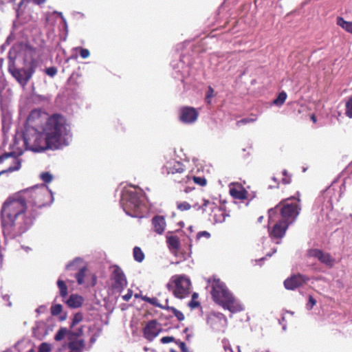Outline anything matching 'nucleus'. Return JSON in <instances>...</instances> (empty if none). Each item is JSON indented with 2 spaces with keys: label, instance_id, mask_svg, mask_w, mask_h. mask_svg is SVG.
I'll return each instance as SVG.
<instances>
[{
  "label": "nucleus",
  "instance_id": "61",
  "mask_svg": "<svg viewBox=\"0 0 352 352\" xmlns=\"http://www.w3.org/2000/svg\"><path fill=\"white\" fill-rule=\"evenodd\" d=\"M197 204L194 205V208H197Z\"/></svg>",
  "mask_w": 352,
  "mask_h": 352
},
{
  "label": "nucleus",
  "instance_id": "3",
  "mask_svg": "<svg viewBox=\"0 0 352 352\" xmlns=\"http://www.w3.org/2000/svg\"><path fill=\"white\" fill-rule=\"evenodd\" d=\"M211 295L217 304L231 313H237L243 310L242 305L234 297L225 283L219 278H214L212 280Z\"/></svg>",
  "mask_w": 352,
  "mask_h": 352
},
{
  "label": "nucleus",
  "instance_id": "10",
  "mask_svg": "<svg viewBox=\"0 0 352 352\" xmlns=\"http://www.w3.org/2000/svg\"><path fill=\"white\" fill-rule=\"evenodd\" d=\"M50 116L41 109L31 111L28 117V129H34L37 131H43Z\"/></svg>",
  "mask_w": 352,
  "mask_h": 352
},
{
  "label": "nucleus",
  "instance_id": "38",
  "mask_svg": "<svg viewBox=\"0 0 352 352\" xmlns=\"http://www.w3.org/2000/svg\"><path fill=\"white\" fill-rule=\"evenodd\" d=\"M63 311V307L60 304H56L51 307V314L52 316H57Z\"/></svg>",
  "mask_w": 352,
  "mask_h": 352
},
{
  "label": "nucleus",
  "instance_id": "21",
  "mask_svg": "<svg viewBox=\"0 0 352 352\" xmlns=\"http://www.w3.org/2000/svg\"><path fill=\"white\" fill-rule=\"evenodd\" d=\"M86 343L84 339L68 340L67 346L69 352H83Z\"/></svg>",
  "mask_w": 352,
  "mask_h": 352
},
{
  "label": "nucleus",
  "instance_id": "14",
  "mask_svg": "<svg viewBox=\"0 0 352 352\" xmlns=\"http://www.w3.org/2000/svg\"><path fill=\"white\" fill-rule=\"evenodd\" d=\"M207 323L216 331H224L228 320L221 313H211L208 317Z\"/></svg>",
  "mask_w": 352,
  "mask_h": 352
},
{
  "label": "nucleus",
  "instance_id": "2",
  "mask_svg": "<svg viewBox=\"0 0 352 352\" xmlns=\"http://www.w3.org/2000/svg\"><path fill=\"white\" fill-rule=\"evenodd\" d=\"M43 132L55 148L72 137L70 124L66 118L60 113L50 116Z\"/></svg>",
  "mask_w": 352,
  "mask_h": 352
},
{
  "label": "nucleus",
  "instance_id": "47",
  "mask_svg": "<svg viewBox=\"0 0 352 352\" xmlns=\"http://www.w3.org/2000/svg\"><path fill=\"white\" fill-rule=\"evenodd\" d=\"M210 234L207 231H201L199 232L197 234V239H199L201 237H205L206 239H209L210 237Z\"/></svg>",
  "mask_w": 352,
  "mask_h": 352
},
{
  "label": "nucleus",
  "instance_id": "29",
  "mask_svg": "<svg viewBox=\"0 0 352 352\" xmlns=\"http://www.w3.org/2000/svg\"><path fill=\"white\" fill-rule=\"evenodd\" d=\"M69 331L65 327H60L54 336V340L56 341H60L64 339V338L67 336V338H69Z\"/></svg>",
  "mask_w": 352,
  "mask_h": 352
},
{
  "label": "nucleus",
  "instance_id": "26",
  "mask_svg": "<svg viewBox=\"0 0 352 352\" xmlns=\"http://www.w3.org/2000/svg\"><path fill=\"white\" fill-rule=\"evenodd\" d=\"M69 338L68 340H79L84 334L83 327H80L74 330H69Z\"/></svg>",
  "mask_w": 352,
  "mask_h": 352
},
{
  "label": "nucleus",
  "instance_id": "27",
  "mask_svg": "<svg viewBox=\"0 0 352 352\" xmlns=\"http://www.w3.org/2000/svg\"><path fill=\"white\" fill-rule=\"evenodd\" d=\"M133 255L135 261L141 263L145 258L144 253L140 247L135 246L133 250Z\"/></svg>",
  "mask_w": 352,
  "mask_h": 352
},
{
  "label": "nucleus",
  "instance_id": "35",
  "mask_svg": "<svg viewBox=\"0 0 352 352\" xmlns=\"http://www.w3.org/2000/svg\"><path fill=\"white\" fill-rule=\"evenodd\" d=\"M198 297H199V296H198L197 293L195 292V293L192 294V299L188 302V306L191 309L197 308V307H198L200 305V303L198 301H197V299L198 298Z\"/></svg>",
  "mask_w": 352,
  "mask_h": 352
},
{
  "label": "nucleus",
  "instance_id": "7",
  "mask_svg": "<svg viewBox=\"0 0 352 352\" xmlns=\"http://www.w3.org/2000/svg\"><path fill=\"white\" fill-rule=\"evenodd\" d=\"M162 172L163 174L175 176L173 179L179 183L186 182L190 179V177L186 174L185 166L175 160L167 162L162 167Z\"/></svg>",
  "mask_w": 352,
  "mask_h": 352
},
{
  "label": "nucleus",
  "instance_id": "23",
  "mask_svg": "<svg viewBox=\"0 0 352 352\" xmlns=\"http://www.w3.org/2000/svg\"><path fill=\"white\" fill-rule=\"evenodd\" d=\"M66 302L69 307L78 308L83 302V298L77 294H72Z\"/></svg>",
  "mask_w": 352,
  "mask_h": 352
},
{
  "label": "nucleus",
  "instance_id": "50",
  "mask_svg": "<svg viewBox=\"0 0 352 352\" xmlns=\"http://www.w3.org/2000/svg\"><path fill=\"white\" fill-rule=\"evenodd\" d=\"M179 346L182 352H188L186 345L184 342H180L179 344Z\"/></svg>",
  "mask_w": 352,
  "mask_h": 352
},
{
  "label": "nucleus",
  "instance_id": "33",
  "mask_svg": "<svg viewBox=\"0 0 352 352\" xmlns=\"http://www.w3.org/2000/svg\"><path fill=\"white\" fill-rule=\"evenodd\" d=\"M83 320V315L80 312H78L76 314H74L72 322L70 325V328H74L76 324L82 322Z\"/></svg>",
  "mask_w": 352,
  "mask_h": 352
},
{
  "label": "nucleus",
  "instance_id": "15",
  "mask_svg": "<svg viewBox=\"0 0 352 352\" xmlns=\"http://www.w3.org/2000/svg\"><path fill=\"white\" fill-rule=\"evenodd\" d=\"M162 328L157 320L148 321L143 329L144 337L148 341H153L162 331Z\"/></svg>",
  "mask_w": 352,
  "mask_h": 352
},
{
  "label": "nucleus",
  "instance_id": "32",
  "mask_svg": "<svg viewBox=\"0 0 352 352\" xmlns=\"http://www.w3.org/2000/svg\"><path fill=\"white\" fill-rule=\"evenodd\" d=\"M287 99V94L285 91L280 92L278 97L274 100L273 104L277 106H281Z\"/></svg>",
  "mask_w": 352,
  "mask_h": 352
},
{
  "label": "nucleus",
  "instance_id": "4",
  "mask_svg": "<svg viewBox=\"0 0 352 352\" xmlns=\"http://www.w3.org/2000/svg\"><path fill=\"white\" fill-rule=\"evenodd\" d=\"M23 142L25 148L33 152H42L55 148L43 131L26 129L23 133Z\"/></svg>",
  "mask_w": 352,
  "mask_h": 352
},
{
  "label": "nucleus",
  "instance_id": "31",
  "mask_svg": "<svg viewBox=\"0 0 352 352\" xmlns=\"http://www.w3.org/2000/svg\"><path fill=\"white\" fill-rule=\"evenodd\" d=\"M86 272L87 267H82L80 268L78 272L76 274L75 277L77 280V283L78 285H82L84 283V278L85 276Z\"/></svg>",
  "mask_w": 352,
  "mask_h": 352
},
{
  "label": "nucleus",
  "instance_id": "48",
  "mask_svg": "<svg viewBox=\"0 0 352 352\" xmlns=\"http://www.w3.org/2000/svg\"><path fill=\"white\" fill-rule=\"evenodd\" d=\"M175 338L173 336H164L161 338V342L162 344H168L169 342H173Z\"/></svg>",
  "mask_w": 352,
  "mask_h": 352
},
{
  "label": "nucleus",
  "instance_id": "58",
  "mask_svg": "<svg viewBox=\"0 0 352 352\" xmlns=\"http://www.w3.org/2000/svg\"><path fill=\"white\" fill-rule=\"evenodd\" d=\"M311 119L314 123L316 122V117L315 116V115L312 114L311 116Z\"/></svg>",
  "mask_w": 352,
  "mask_h": 352
},
{
  "label": "nucleus",
  "instance_id": "40",
  "mask_svg": "<svg viewBox=\"0 0 352 352\" xmlns=\"http://www.w3.org/2000/svg\"><path fill=\"white\" fill-rule=\"evenodd\" d=\"M190 208L191 206L186 201L177 203V208L180 211L188 210Z\"/></svg>",
  "mask_w": 352,
  "mask_h": 352
},
{
  "label": "nucleus",
  "instance_id": "30",
  "mask_svg": "<svg viewBox=\"0 0 352 352\" xmlns=\"http://www.w3.org/2000/svg\"><path fill=\"white\" fill-rule=\"evenodd\" d=\"M57 285L60 290V296L65 298L68 294L67 285L63 280L58 279L57 281Z\"/></svg>",
  "mask_w": 352,
  "mask_h": 352
},
{
  "label": "nucleus",
  "instance_id": "19",
  "mask_svg": "<svg viewBox=\"0 0 352 352\" xmlns=\"http://www.w3.org/2000/svg\"><path fill=\"white\" fill-rule=\"evenodd\" d=\"M289 225L288 223L284 222L282 220L278 221L270 231V236L272 238L278 239L283 238L285 234Z\"/></svg>",
  "mask_w": 352,
  "mask_h": 352
},
{
  "label": "nucleus",
  "instance_id": "41",
  "mask_svg": "<svg viewBox=\"0 0 352 352\" xmlns=\"http://www.w3.org/2000/svg\"><path fill=\"white\" fill-rule=\"evenodd\" d=\"M41 178L45 183H50L52 182L53 176L50 173L45 172L41 173Z\"/></svg>",
  "mask_w": 352,
  "mask_h": 352
},
{
  "label": "nucleus",
  "instance_id": "46",
  "mask_svg": "<svg viewBox=\"0 0 352 352\" xmlns=\"http://www.w3.org/2000/svg\"><path fill=\"white\" fill-rule=\"evenodd\" d=\"M149 303L152 305L160 307L162 309H163V307H165V305H162L158 302V299L157 298H151Z\"/></svg>",
  "mask_w": 352,
  "mask_h": 352
},
{
  "label": "nucleus",
  "instance_id": "39",
  "mask_svg": "<svg viewBox=\"0 0 352 352\" xmlns=\"http://www.w3.org/2000/svg\"><path fill=\"white\" fill-rule=\"evenodd\" d=\"M283 178L281 179V182L283 184H289L291 181V175L288 173L287 170L284 169L282 171Z\"/></svg>",
  "mask_w": 352,
  "mask_h": 352
},
{
  "label": "nucleus",
  "instance_id": "57",
  "mask_svg": "<svg viewBox=\"0 0 352 352\" xmlns=\"http://www.w3.org/2000/svg\"><path fill=\"white\" fill-rule=\"evenodd\" d=\"M194 188H191L190 187H186L185 189H184V192L186 193H188L189 192L190 190H193Z\"/></svg>",
  "mask_w": 352,
  "mask_h": 352
},
{
  "label": "nucleus",
  "instance_id": "62",
  "mask_svg": "<svg viewBox=\"0 0 352 352\" xmlns=\"http://www.w3.org/2000/svg\"><path fill=\"white\" fill-rule=\"evenodd\" d=\"M267 352H269V351H267Z\"/></svg>",
  "mask_w": 352,
  "mask_h": 352
},
{
  "label": "nucleus",
  "instance_id": "43",
  "mask_svg": "<svg viewBox=\"0 0 352 352\" xmlns=\"http://www.w3.org/2000/svg\"><path fill=\"white\" fill-rule=\"evenodd\" d=\"M50 345L46 342H43L38 347V352H50Z\"/></svg>",
  "mask_w": 352,
  "mask_h": 352
},
{
  "label": "nucleus",
  "instance_id": "6",
  "mask_svg": "<svg viewBox=\"0 0 352 352\" xmlns=\"http://www.w3.org/2000/svg\"><path fill=\"white\" fill-rule=\"evenodd\" d=\"M285 201L284 203H280L276 206L274 209L269 210L270 222L272 221V214H274L277 210H280L282 221L292 223L296 219L299 214L300 208L297 203L289 204Z\"/></svg>",
  "mask_w": 352,
  "mask_h": 352
},
{
  "label": "nucleus",
  "instance_id": "45",
  "mask_svg": "<svg viewBox=\"0 0 352 352\" xmlns=\"http://www.w3.org/2000/svg\"><path fill=\"white\" fill-rule=\"evenodd\" d=\"M80 56L82 58H87L89 56L90 52L87 49L85 48H80L79 52Z\"/></svg>",
  "mask_w": 352,
  "mask_h": 352
},
{
  "label": "nucleus",
  "instance_id": "24",
  "mask_svg": "<svg viewBox=\"0 0 352 352\" xmlns=\"http://www.w3.org/2000/svg\"><path fill=\"white\" fill-rule=\"evenodd\" d=\"M336 23L346 32L352 34V21H347L344 20V18L338 16L336 19Z\"/></svg>",
  "mask_w": 352,
  "mask_h": 352
},
{
  "label": "nucleus",
  "instance_id": "52",
  "mask_svg": "<svg viewBox=\"0 0 352 352\" xmlns=\"http://www.w3.org/2000/svg\"><path fill=\"white\" fill-rule=\"evenodd\" d=\"M76 260L74 261L72 263L68 264L67 266H66V268L67 270L69 269H72V268H74V266L76 265Z\"/></svg>",
  "mask_w": 352,
  "mask_h": 352
},
{
  "label": "nucleus",
  "instance_id": "13",
  "mask_svg": "<svg viewBox=\"0 0 352 352\" xmlns=\"http://www.w3.org/2000/svg\"><path fill=\"white\" fill-rule=\"evenodd\" d=\"M306 256L308 258H316L321 263L330 268L336 263V259L329 253L324 252L318 248H311L307 250Z\"/></svg>",
  "mask_w": 352,
  "mask_h": 352
},
{
  "label": "nucleus",
  "instance_id": "25",
  "mask_svg": "<svg viewBox=\"0 0 352 352\" xmlns=\"http://www.w3.org/2000/svg\"><path fill=\"white\" fill-rule=\"evenodd\" d=\"M127 194L129 196V201L131 204L132 206L134 208H138L141 203L138 194L135 192H131Z\"/></svg>",
  "mask_w": 352,
  "mask_h": 352
},
{
  "label": "nucleus",
  "instance_id": "1",
  "mask_svg": "<svg viewBox=\"0 0 352 352\" xmlns=\"http://www.w3.org/2000/svg\"><path fill=\"white\" fill-rule=\"evenodd\" d=\"M45 187L26 188L10 195L1 208V224L6 238L15 239L29 230L47 204Z\"/></svg>",
  "mask_w": 352,
  "mask_h": 352
},
{
  "label": "nucleus",
  "instance_id": "12",
  "mask_svg": "<svg viewBox=\"0 0 352 352\" xmlns=\"http://www.w3.org/2000/svg\"><path fill=\"white\" fill-rule=\"evenodd\" d=\"M113 271L110 275L112 280L111 287L118 292H121L127 285V280L122 270L117 265L111 267Z\"/></svg>",
  "mask_w": 352,
  "mask_h": 352
},
{
  "label": "nucleus",
  "instance_id": "28",
  "mask_svg": "<svg viewBox=\"0 0 352 352\" xmlns=\"http://www.w3.org/2000/svg\"><path fill=\"white\" fill-rule=\"evenodd\" d=\"M163 309L172 311L173 314H174V316L177 318V319L179 321H183L185 319V317H184V315L183 314V313L182 311L177 310L176 308H175L173 307L165 305V307H163Z\"/></svg>",
  "mask_w": 352,
  "mask_h": 352
},
{
  "label": "nucleus",
  "instance_id": "8",
  "mask_svg": "<svg viewBox=\"0 0 352 352\" xmlns=\"http://www.w3.org/2000/svg\"><path fill=\"white\" fill-rule=\"evenodd\" d=\"M36 64L34 60L30 63L28 68H16L12 63L8 67V72L22 86H25L36 71Z\"/></svg>",
  "mask_w": 352,
  "mask_h": 352
},
{
  "label": "nucleus",
  "instance_id": "34",
  "mask_svg": "<svg viewBox=\"0 0 352 352\" xmlns=\"http://www.w3.org/2000/svg\"><path fill=\"white\" fill-rule=\"evenodd\" d=\"M251 118H245L241 119L236 122L237 126H241V124H247L248 123L254 122L257 120V116L256 115H252Z\"/></svg>",
  "mask_w": 352,
  "mask_h": 352
},
{
  "label": "nucleus",
  "instance_id": "5",
  "mask_svg": "<svg viewBox=\"0 0 352 352\" xmlns=\"http://www.w3.org/2000/svg\"><path fill=\"white\" fill-rule=\"evenodd\" d=\"M190 280L183 274L173 276L168 284V287L172 291L173 295L181 299L188 296L190 293Z\"/></svg>",
  "mask_w": 352,
  "mask_h": 352
},
{
  "label": "nucleus",
  "instance_id": "16",
  "mask_svg": "<svg viewBox=\"0 0 352 352\" xmlns=\"http://www.w3.org/2000/svg\"><path fill=\"white\" fill-rule=\"evenodd\" d=\"M309 278L301 274H297L291 276L284 281V286L287 289L294 290L304 285Z\"/></svg>",
  "mask_w": 352,
  "mask_h": 352
},
{
  "label": "nucleus",
  "instance_id": "9",
  "mask_svg": "<svg viewBox=\"0 0 352 352\" xmlns=\"http://www.w3.org/2000/svg\"><path fill=\"white\" fill-rule=\"evenodd\" d=\"M21 161L15 157L14 152L5 153L0 155V177L19 170Z\"/></svg>",
  "mask_w": 352,
  "mask_h": 352
},
{
  "label": "nucleus",
  "instance_id": "22",
  "mask_svg": "<svg viewBox=\"0 0 352 352\" xmlns=\"http://www.w3.org/2000/svg\"><path fill=\"white\" fill-rule=\"evenodd\" d=\"M166 243L169 250L172 252H177L180 248V241L177 236H166Z\"/></svg>",
  "mask_w": 352,
  "mask_h": 352
},
{
  "label": "nucleus",
  "instance_id": "53",
  "mask_svg": "<svg viewBox=\"0 0 352 352\" xmlns=\"http://www.w3.org/2000/svg\"><path fill=\"white\" fill-rule=\"evenodd\" d=\"M46 0H33L34 3L37 5H41L45 3Z\"/></svg>",
  "mask_w": 352,
  "mask_h": 352
},
{
  "label": "nucleus",
  "instance_id": "17",
  "mask_svg": "<svg viewBox=\"0 0 352 352\" xmlns=\"http://www.w3.org/2000/svg\"><path fill=\"white\" fill-rule=\"evenodd\" d=\"M199 112L192 107H183L179 110V120L185 124H192L198 118Z\"/></svg>",
  "mask_w": 352,
  "mask_h": 352
},
{
  "label": "nucleus",
  "instance_id": "20",
  "mask_svg": "<svg viewBox=\"0 0 352 352\" xmlns=\"http://www.w3.org/2000/svg\"><path fill=\"white\" fill-rule=\"evenodd\" d=\"M151 223L153 230L155 233L162 234L164 232L166 223L165 218L163 216H154L152 219Z\"/></svg>",
  "mask_w": 352,
  "mask_h": 352
},
{
  "label": "nucleus",
  "instance_id": "37",
  "mask_svg": "<svg viewBox=\"0 0 352 352\" xmlns=\"http://www.w3.org/2000/svg\"><path fill=\"white\" fill-rule=\"evenodd\" d=\"M192 179L196 184L200 186H205L207 184V180L204 177L192 176Z\"/></svg>",
  "mask_w": 352,
  "mask_h": 352
},
{
  "label": "nucleus",
  "instance_id": "18",
  "mask_svg": "<svg viewBox=\"0 0 352 352\" xmlns=\"http://www.w3.org/2000/svg\"><path fill=\"white\" fill-rule=\"evenodd\" d=\"M230 194L234 199L243 201L248 199V192L239 183L232 184L230 186Z\"/></svg>",
  "mask_w": 352,
  "mask_h": 352
},
{
  "label": "nucleus",
  "instance_id": "51",
  "mask_svg": "<svg viewBox=\"0 0 352 352\" xmlns=\"http://www.w3.org/2000/svg\"><path fill=\"white\" fill-rule=\"evenodd\" d=\"M309 303L311 304V307H313L316 304V300L311 296H309Z\"/></svg>",
  "mask_w": 352,
  "mask_h": 352
},
{
  "label": "nucleus",
  "instance_id": "44",
  "mask_svg": "<svg viewBox=\"0 0 352 352\" xmlns=\"http://www.w3.org/2000/svg\"><path fill=\"white\" fill-rule=\"evenodd\" d=\"M58 72L56 67H50L46 68L45 73L50 77H54Z\"/></svg>",
  "mask_w": 352,
  "mask_h": 352
},
{
  "label": "nucleus",
  "instance_id": "42",
  "mask_svg": "<svg viewBox=\"0 0 352 352\" xmlns=\"http://www.w3.org/2000/svg\"><path fill=\"white\" fill-rule=\"evenodd\" d=\"M214 91L213 88L212 87L209 86L207 93H206V101L208 104L210 103V102H211L210 100L214 96Z\"/></svg>",
  "mask_w": 352,
  "mask_h": 352
},
{
  "label": "nucleus",
  "instance_id": "49",
  "mask_svg": "<svg viewBox=\"0 0 352 352\" xmlns=\"http://www.w3.org/2000/svg\"><path fill=\"white\" fill-rule=\"evenodd\" d=\"M132 295H133L132 290L129 289L127 293L125 295L122 296V298L125 301H129L131 298Z\"/></svg>",
  "mask_w": 352,
  "mask_h": 352
},
{
  "label": "nucleus",
  "instance_id": "54",
  "mask_svg": "<svg viewBox=\"0 0 352 352\" xmlns=\"http://www.w3.org/2000/svg\"><path fill=\"white\" fill-rule=\"evenodd\" d=\"M272 179L275 182L276 185L273 186V187H278L279 183L278 182V179L275 177H273Z\"/></svg>",
  "mask_w": 352,
  "mask_h": 352
},
{
  "label": "nucleus",
  "instance_id": "56",
  "mask_svg": "<svg viewBox=\"0 0 352 352\" xmlns=\"http://www.w3.org/2000/svg\"><path fill=\"white\" fill-rule=\"evenodd\" d=\"M27 50H28L30 52H31L32 53H35V49L32 47H27Z\"/></svg>",
  "mask_w": 352,
  "mask_h": 352
},
{
  "label": "nucleus",
  "instance_id": "11",
  "mask_svg": "<svg viewBox=\"0 0 352 352\" xmlns=\"http://www.w3.org/2000/svg\"><path fill=\"white\" fill-rule=\"evenodd\" d=\"M203 212L208 213L209 219L214 223H221L225 221L224 212L220 206L214 202L209 200L203 199V204L199 206Z\"/></svg>",
  "mask_w": 352,
  "mask_h": 352
},
{
  "label": "nucleus",
  "instance_id": "59",
  "mask_svg": "<svg viewBox=\"0 0 352 352\" xmlns=\"http://www.w3.org/2000/svg\"><path fill=\"white\" fill-rule=\"evenodd\" d=\"M224 349H225V351H227L228 350L230 351V352H232V349L230 346H224Z\"/></svg>",
  "mask_w": 352,
  "mask_h": 352
},
{
  "label": "nucleus",
  "instance_id": "55",
  "mask_svg": "<svg viewBox=\"0 0 352 352\" xmlns=\"http://www.w3.org/2000/svg\"><path fill=\"white\" fill-rule=\"evenodd\" d=\"M151 298L148 297V296H142V299L144 301H145V302H148V303H149V302H150V300H151Z\"/></svg>",
  "mask_w": 352,
  "mask_h": 352
},
{
  "label": "nucleus",
  "instance_id": "36",
  "mask_svg": "<svg viewBox=\"0 0 352 352\" xmlns=\"http://www.w3.org/2000/svg\"><path fill=\"white\" fill-rule=\"evenodd\" d=\"M345 114L347 117L352 118V96L348 99L346 103Z\"/></svg>",
  "mask_w": 352,
  "mask_h": 352
},
{
  "label": "nucleus",
  "instance_id": "60",
  "mask_svg": "<svg viewBox=\"0 0 352 352\" xmlns=\"http://www.w3.org/2000/svg\"><path fill=\"white\" fill-rule=\"evenodd\" d=\"M5 1L6 0H0V3H1V4L4 3Z\"/></svg>",
  "mask_w": 352,
  "mask_h": 352
}]
</instances>
